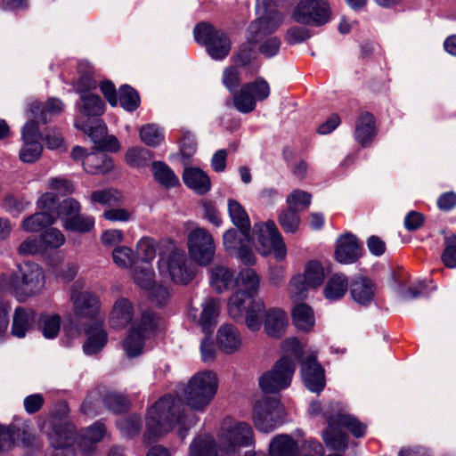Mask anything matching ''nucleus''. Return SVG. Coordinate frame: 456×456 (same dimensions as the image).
<instances>
[{"label":"nucleus","instance_id":"obj_1","mask_svg":"<svg viewBox=\"0 0 456 456\" xmlns=\"http://www.w3.org/2000/svg\"><path fill=\"white\" fill-rule=\"evenodd\" d=\"M197 422V418L183 413L181 401L171 396L157 401L148 411L146 416V432L144 439L151 443L165 436L174 428H178V435L182 439L185 432Z\"/></svg>","mask_w":456,"mask_h":456},{"label":"nucleus","instance_id":"obj_2","mask_svg":"<svg viewBox=\"0 0 456 456\" xmlns=\"http://www.w3.org/2000/svg\"><path fill=\"white\" fill-rule=\"evenodd\" d=\"M323 411L328 428L323 431L322 437L326 446L335 451H345L347 448V435L342 432L346 428L354 437L364 436L366 426L355 417L346 414L338 403H330L324 410L320 402H312L309 414L317 416Z\"/></svg>","mask_w":456,"mask_h":456},{"label":"nucleus","instance_id":"obj_3","mask_svg":"<svg viewBox=\"0 0 456 456\" xmlns=\"http://www.w3.org/2000/svg\"><path fill=\"white\" fill-rule=\"evenodd\" d=\"M279 0H257L256 12L258 18L248 28V43L240 46L233 56L236 65L244 67L249 65L256 56L253 45L262 36L273 32L282 22L283 16L275 6Z\"/></svg>","mask_w":456,"mask_h":456},{"label":"nucleus","instance_id":"obj_4","mask_svg":"<svg viewBox=\"0 0 456 456\" xmlns=\"http://www.w3.org/2000/svg\"><path fill=\"white\" fill-rule=\"evenodd\" d=\"M6 284L13 295L20 301L38 294L45 285L43 269L36 263L23 262L16 269L5 275Z\"/></svg>","mask_w":456,"mask_h":456},{"label":"nucleus","instance_id":"obj_5","mask_svg":"<svg viewBox=\"0 0 456 456\" xmlns=\"http://www.w3.org/2000/svg\"><path fill=\"white\" fill-rule=\"evenodd\" d=\"M218 379L215 372L203 370L195 373L183 387L182 396L184 403L194 411H204L215 397Z\"/></svg>","mask_w":456,"mask_h":456},{"label":"nucleus","instance_id":"obj_6","mask_svg":"<svg viewBox=\"0 0 456 456\" xmlns=\"http://www.w3.org/2000/svg\"><path fill=\"white\" fill-rule=\"evenodd\" d=\"M158 267L163 277H167L179 285H187L196 275V268L185 251L175 245L171 246L168 252L160 256Z\"/></svg>","mask_w":456,"mask_h":456},{"label":"nucleus","instance_id":"obj_7","mask_svg":"<svg viewBox=\"0 0 456 456\" xmlns=\"http://www.w3.org/2000/svg\"><path fill=\"white\" fill-rule=\"evenodd\" d=\"M227 309L233 320L244 319L246 326L251 331H258L261 329L259 314L264 310V304L252 300V297H248L242 290H237L230 297Z\"/></svg>","mask_w":456,"mask_h":456},{"label":"nucleus","instance_id":"obj_8","mask_svg":"<svg viewBox=\"0 0 456 456\" xmlns=\"http://www.w3.org/2000/svg\"><path fill=\"white\" fill-rule=\"evenodd\" d=\"M253 444L254 433L249 424L237 422L232 419L224 420L218 436V445L227 455L239 456L240 447L250 446Z\"/></svg>","mask_w":456,"mask_h":456},{"label":"nucleus","instance_id":"obj_9","mask_svg":"<svg viewBox=\"0 0 456 456\" xmlns=\"http://www.w3.org/2000/svg\"><path fill=\"white\" fill-rule=\"evenodd\" d=\"M254 235L256 248L260 254L267 256L273 253L278 260L285 258L287 255L286 246L273 221L256 224L254 225Z\"/></svg>","mask_w":456,"mask_h":456},{"label":"nucleus","instance_id":"obj_10","mask_svg":"<svg viewBox=\"0 0 456 456\" xmlns=\"http://www.w3.org/2000/svg\"><path fill=\"white\" fill-rule=\"evenodd\" d=\"M191 259L202 267L208 266L216 254L213 235L205 228L197 227L189 232L186 240Z\"/></svg>","mask_w":456,"mask_h":456},{"label":"nucleus","instance_id":"obj_11","mask_svg":"<svg viewBox=\"0 0 456 456\" xmlns=\"http://www.w3.org/2000/svg\"><path fill=\"white\" fill-rule=\"evenodd\" d=\"M270 94L269 83L262 77H258L254 81L244 84L234 93L233 105L241 113H250L256 109V102L265 101Z\"/></svg>","mask_w":456,"mask_h":456},{"label":"nucleus","instance_id":"obj_12","mask_svg":"<svg viewBox=\"0 0 456 456\" xmlns=\"http://www.w3.org/2000/svg\"><path fill=\"white\" fill-rule=\"evenodd\" d=\"M195 40L205 45L208 54L215 60L224 59L231 51V41L222 30L216 29L212 25L201 23L194 28Z\"/></svg>","mask_w":456,"mask_h":456},{"label":"nucleus","instance_id":"obj_13","mask_svg":"<svg viewBox=\"0 0 456 456\" xmlns=\"http://www.w3.org/2000/svg\"><path fill=\"white\" fill-rule=\"evenodd\" d=\"M283 413L284 410L277 399L265 396L255 403L252 419L257 430L269 433L281 423Z\"/></svg>","mask_w":456,"mask_h":456},{"label":"nucleus","instance_id":"obj_14","mask_svg":"<svg viewBox=\"0 0 456 456\" xmlns=\"http://www.w3.org/2000/svg\"><path fill=\"white\" fill-rule=\"evenodd\" d=\"M294 371V362L284 356L259 378V386L266 394L278 393L290 385Z\"/></svg>","mask_w":456,"mask_h":456},{"label":"nucleus","instance_id":"obj_15","mask_svg":"<svg viewBox=\"0 0 456 456\" xmlns=\"http://www.w3.org/2000/svg\"><path fill=\"white\" fill-rule=\"evenodd\" d=\"M330 16L331 11L327 0H299L292 13L296 22L314 26L327 23Z\"/></svg>","mask_w":456,"mask_h":456},{"label":"nucleus","instance_id":"obj_16","mask_svg":"<svg viewBox=\"0 0 456 456\" xmlns=\"http://www.w3.org/2000/svg\"><path fill=\"white\" fill-rule=\"evenodd\" d=\"M40 138L37 123L35 120L28 121L21 129L23 144L20 150L19 157L22 162L33 163L40 158L43 151Z\"/></svg>","mask_w":456,"mask_h":456},{"label":"nucleus","instance_id":"obj_17","mask_svg":"<svg viewBox=\"0 0 456 456\" xmlns=\"http://www.w3.org/2000/svg\"><path fill=\"white\" fill-rule=\"evenodd\" d=\"M79 285L75 283L70 293L73 311L78 319L94 320L100 313V301L90 291H78Z\"/></svg>","mask_w":456,"mask_h":456},{"label":"nucleus","instance_id":"obj_18","mask_svg":"<svg viewBox=\"0 0 456 456\" xmlns=\"http://www.w3.org/2000/svg\"><path fill=\"white\" fill-rule=\"evenodd\" d=\"M75 126L88 134L95 142H99L98 147L101 151L111 152L119 151V142L114 135L106 136L102 140H99L107 132V127L102 120H96L94 125H91L81 118H77Z\"/></svg>","mask_w":456,"mask_h":456},{"label":"nucleus","instance_id":"obj_19","mask_svg":"<svg viewBox=\"0 0 456 456\" xmlns=\"http://www.w3.org/2000/svg\"><path fill=\"white\" fill-rule=\"evenodd\" d=\"M259 318L264 325L265 333L271 338H280L284 333L289 325V319L286 312L281 308L271 307L265 309L259 314Z\"/></svg>","mask_w":456,"mask_h":456},{"label":"nucleus","instance_id":"obj_20","mask_svg":"<svg viewBox=\"0 0 456 456\" xmlns=\"http://www.w3.org/2000/svg\"><path fill=\"white\" fill-rule=\"evenodd\" d=\"M75 428L70 423H62L53 428L49 434L51 445L55 449L53 456H74L66 447L72 444L75 440Z\"/></svg>","mask_w":456,"mask_h":456},{"label":"nucleus","instance_id":"obj_21","mask_svg":"<svg viewBox=\"0 0 456 456\" xmlns=\"http://www.w3.org/2000/svg\"><path fill=\"white\" fill-rule=\"evenodd\" d=\"M301 376L304 385L310 391L320 393L324 388V370L314 358H307L302 362Z\"/></svg>","mask_w":456,"mask_h":456},{"label":"nucleus","instance_id":"obj_22","mask_svg":"<svg viewBox=\"0 0 456 456\" xmlns=\"http://www.w3.org/2000/svg\"><path fill=\"white\" fill-rule=\"evenodd\" d=\"M361 247L357 238L352 233H345L337 240L335 256L338 262L348 265L361 256Z\"/></svg>","mask_w":456,"mask_h":456},{"label":"nucleus","instance_id":"obj_23","mask_svg":"<svg viewBox=\"0 0 456 456\" xmlns=\"http://www.w3.org/2000/svg\"><path fill=\"white\" fill-rule=\"evenodd\" d=\"M87 337L83 346L85 354L91 355L97 354L105 346L107 343V333L103 327V321L97 320L91 326L85 330Z\"/></svg>","mask_w":456,"mask_h":456},{"label":"nucleus","instance_id":"obj_24","mask_svg":"<svg viewBox=\"0 0 456 456\" xmlns=\"http://www.w3.org/2000/svg\"><path fill=\"white\" fill-rule=\"evenodd\" d=\"M216 341L219 348L225 354L237 352L242 345L240 331L232 324H224L218 329Z\"/></svg>","mask_w":456,"mask_h":456},{"label":"nucleus","instance_id":"obj_25","mask_svg":"<svg viewBox=\"0 0 456 456\" xmlns=\"http://www.w3.org/2000/svg\"><path fill=\"white\" fill-rule=\"evenodd\" d=\"M27 428L28 426L22 428L16 426L5 428L0 425V451L12 449L20 439L24 444H30L32 437Z\"/></svg>","mask_w":456,"mask_h":456},{"label":"nucleus","instance_id":"obj_26","mask_svg":"<svg viewBox=\"0 0 456 456\" xmlns=\"http://www.w3.org/2000/svg\"><path fill=\"white\" fill-rule=\"evenodd\" d=\"M220 313V301L214 297H206L201 303V313L198 323L202 330L210 334L216 324Z\"/></svg>","mask_w":456,"mask_h":456},{"label":"nucleus","instance_id":"obj_27","mask_svg":"<svg viewBox=\"0 0 456 456\" xmlns=\"http://www.w3.org/2000/svg\"><path fill=\"white\" fill-rule=\"evenodd\" d=\"M184 184L198 194H206L211 188L208 175L199 167H186L183 173Z\"/></svg>","mask_w":456,"mask_h":456},{"label":"nucleus","instance_id":"obj_28","mask_svg":"<svg viewBox=\"0 0 456 456\" xmlns=\"http://www.w3.org/2000/svg\"><path fill=\"white\" fill-rule=\"evenodd\" d=\"M376 135L374 117L369 113H362L356 120L354 138L362 146H369Z\"/></svg>","mask_w":456,"mask_h":456},{"label":"nucleus","instance_id":"obj_29","mask_svg":"<svg viewBox=\"0 0 456 456\" xmlns=\"http://www.w3.org/2000/svg\"><path fill=\"white\" fill-rule=\"evenodd\" d=\"M64 110L63 102L57 98H50L44 106L37 102L30 104L29 111L35 119L43 124L48 122L53 117L61 114Z\"/></svg>","mask_w":456,"mask_h":456},{"label":"nucleus","instance_id":"obj_30","mask_svg":"<svg viewBox=\"0 0 456 456\" xmlns=\"http://www.w3.org/2000/svg\"><path fill=\"white\" fill-rule=\"evenodd\" d=\"M134 317V310L131 302L126 298L117 300L113 305L110 325L113 329L126 327Z\"/></svg>","mask_w":456,"mask_h":456},{"label":"nucleus","instance_id":"obj_31","mask_svg":"<svg viewBox=\"0 0 456 456\" xmlns=\"http://www.w3.org/2000/svg\"><path fill=\"white\" fill-rule=\"evenodd\" d=\"M36 322V313L32 309L18 307L15 309L12 334L19 338H24Z\"/></svg>","mask_w":456,"mask_h":456},{"label":"nucleus","instance_id":"obj_32","mask_svg":"<svg viewBox=\"0 0 456 456\" xmlns=\"http://www.w3.org/2000/svg\"><path fill=\"white\" fill-rule=\"evenodd\" d=\"M374 283L366 277L355 278L350 286V292L353 299L360 305L369 304L375 295Z\"/></svg>","mask_w":456,"mask_h":456},{"label":"nucleus","instance_id":"obj_33","mask_svg":"<svg viewBox=\"0 0 456 456\" xmlns=\"http://www.w3.org/2000/svg\"><path fill=\"white\" fill-rule=\"evenodd\" d=\"M77 109L83 117H98L104 112V103L99 95L83 93Z\"/></svg>","mask_w":456,"mask_h":456},{"label":"nucleus","instance_id":"obj_34","mask_svg":"<svg viewBox=\"0 0 456 456\" xmlns=\"http://www.w3.org/2000/svg\"><path fill=\"white\" fill-rule=\"evenodd\" d=\"M259 283L258 274L251 268L241 270L235 279L238 290H242L243 293L252 297L258 291Z\"/></svg>","mask_w":456,"mask_h":456},{"label":"nucleus","instance_id":"obj_35","mask_svg":"<svg viewBox=\"0 0 456 456\" xmlns=\"http://www.w3.org/2000/svg\"><path fill=\"white\" fill-rule=\"evenodd\" d=\"M270 456H297V443L288 435L275 436L270 444Z\"/></svg>","mask_w":456,"mask_h":456},{"label":"nucleus","instance_id":"obj_36","mask_svg":"<svg viewBox=\"0 0 456 456\" xmlns=\"http://www.w3.org/2000/svg\"><path fill=\"white\" fill-rule=\"evenodd\" d=\"M292 320L297 330L308 332L314 326L315 319L313 309L306 304H297L292 311Z\"/></svg>","mask_w":456,"mask_h":456},{"label":"nucleus","instance_id":"obj_37","mask_svg":"<svg viewBox=\"0 0 456 456\" xmlns=\"http://www.w3.org/2000/svg\"><path fill=\"white\" fill-rule=\"evenodd\" d=\"M83 165L85 170L90 174H106L114 167L112 159L104 153L87 155Z\"/></svg>","mask_w":456,"mask_h":456},{"label":"nucleus","instance_id":"obj_38","mask_svg":"<svg viewBox=\"0 0 456 456\" xmlns=\"http://www.w3.org/2000/svg\"><path fill=\"white\" fill-rule=\"evenodd\" d=\"M227 206L231 221L246 238L247 231L250 229V220L246 210L240 202L232 199L228 200Z\"/></svg>","mask_w":456,"mask_h":456},{"label":"nucleus","instance_id":"obj_39","mask_svg":"<svg viewBox=\"0 0 456 456\" xmlns=\"http://www.w3.org/2000/svg\"><path fill=\"white\" fill-rule=\"evenodd\" d=\"M348 289V280L342 273L332 275L324 288V296L329 300H338L345 296Z\"/></svg>","mask_w":456,"mask_h":456},{"label":"nucleus","instance_id":"obj_40","mask_svg":"<svg viewBox=\"0 0 456 456\" xmlns=\"http://www.w3.org/2000/svg\"><path fill=\"white\" fill-rule=\"evenodd\" d=\"M105 435V427L103 424L100 422H96L90 426L86 434L82 437V441L80 443L81 450L85 454H91L95 446L94 444L100 442Z\"/></svg>","mask_w":456,"mask_h":456},{"label":"nucleus","instance_id":"obj_41","mask_svg":"<svg viewBox=\"0 0 456 456\" xmlns=\"http://www.w3.org/2000/svg\"><path fill=\"white\" fill-rule=\"evenodd\" d=\"M163 327L164 322L159 316L151 311H145L142 313L140 322L134 324L133 329L149 337L160 330Z\"/></svg>","mask_w":456,"mask_h":456},{"label":"nucleus","instance_id":"obj_42","mask_svg":"<svg viewBox=\"0 0 456 456\" xmlns=\"http://www.w3.org/2000/svg\"><path fill=\"white\" fill-rule=\"evenodd\" d=\"M233 278V273L224 265H216L210 270V283L213 289L222 293L228 289Z\"/></svg>","mask_w":456,"mask_h":456},{"label":"nucleus","instance_id":"obj_43","mask_svg":"<svg viewBox=\"0 0 456 456\" xmlns=\"http://www.w3.org/2000/svg\"><path fill=\"white\" fill-rule=\"evenodd\" d=\"M54 222L53 215L40 211L25 218L21 222V228L27 232H37Z\"/></svg>","mask_w":456,"mask_h":456},{"label":"nucleus","instance_id":"obj_44","mask_svg":"<svg viewBox=\"0 0 456 456\" xmlns=\"http://www.w3.org/2000/svg\"><path fill=\"white\" fill-rule=\"evenodd\" d=\"M152 172L155 180L166 188L175 187L179 184L178 177L164 162H153Z\"/></svg>","mask_w":456,"mask_h":456},{"label":"nucleus","instance_id":"obj_45","mask_svg":"<svg viewBox=\"0 0 456 456\" xmlns=\"http://www.w3.org/2000/svg\"><path fill=\"white\" fill-rule=\"evenodd\" d=\"M303 281H306L312 289L320 287L324 281L325 273L322 265L317 261H311L305 265L303 273Z\"/></svg>","mask_w":456,"mask_h":456},{"label":"nucleus","instance_id":"obj_46","mask_svg":"<svg viewBox=\"0 0 456 456\" xmlns=\"http://www.w3.org/2000/svg\"><path fill=\"white\" fill-rule=\"evenodd\" d=\"M91 201L105 207H118L123 203V197L119 191L114 189L95 191L91 194Z\"/></svg>","mask_w":456,"mask_h":456},{"label":"nucleus","instance_id":"obj_47","mask_svg":"<svg viewBox=\"0 0 456 456\" xmlns=\"http://www.w3.org/2000/svg\"><path fill=\"white\" fill-rule=\"evenodd\" d=\"M79 72L82 76L77 79L75 84L76 90L80 95L85 94H90L88 91L96 88V82L92 78L93 68L86 61L80 62L78 65Z\"/></svg>","mask_w":456,"mask_h":456},{"label":"nucleus","instance_id":"obj_48","mask_svg":"<svg viewBox=\"0 0 456 456\" xmlns=\"http://www.w3.org/2000/svg\"><path fill=\"white\" fill-rule=\"evenodd\" d=\"M249 232L250 229L247 231V237L245 238L240 230L239 232L235 229L226 231L223 236V244L225 250L235 253L245 242H250Z\"/></svg>","mask_w":456,"mask_h":456},{"label":"nucleus","instance_id":"obj_49","mask_svg":"<svg viewBox=\"0 0 456 456\" xmlns=\"http://www.w3.org/2000/svg\"><path fill=\"white\" fill-rule=\"evenodd\" d=\"M310 289L312 288L308 286L306 281H303V276L298 273L291 278L288 292L292 301L298 302L306 298Z\"/></svg>","mask_w":456,"mask_h":456},{"label":"nucleus","instance_id":"obj_50","mask_svg":"<svg viewBox=\"0 0 456 456\" xmlns=\"http://www.w3.org/2000/svg\"><path fill=\"white\" fill-rule=\"evenodd\" d=\"M63 227L67 231L80 233L89 232L94 227V218L90 216L81 215L79 212L71 220H68Z\"/></svg>","mask_w":456,"mask_h":456},{"label":"nucleus","instance_id":"obj_51","mask_svg":"<svg viewBox=\"0 0 456 456\" xmlns=\"http://www.w3.org/2000/svg\"><path fill=\"white\" fill-rule=\"evenodd\" d=\"M139 135L141 141L151 147L158 146L164 140L162 130L155 124L142 126L139 130Z\"/></svg>","mask_w":456,"mask_h":456},{"label":"nucleus","instance_id":"obj_52","mask_svg":"<svg viewBox=\"0 0 456 456\" xmlns=\"http://www.w3.org/2000/svg\"><path fill=\"white\" fill-rule=\"evenodd\" d=\"M133 280L140 288L150 290L154 285V272L149 264H142L133 271Z\"/></svg>","mask_w":456,"mask_h":456},{"label":"nucleus","instance_id":"obj_53","mask_svg":"<svg viewBox=\"0 0 456 456\" xmlns=\"http://www.w3.org/2000/svg\"><path fill=\"white\" fill-rule=\"evenodd\" d=\"M146 338L145 335L133 329L123 345L126 354L130 357L139 355L142 353L143 341Z\"/></svg>","mask_w":456,"mask_h":456},{"label":"nucleus","instance_id":"obj_54","mask_svg":"<svg viewBox=\"0 0 456 456\" xmlns=\"http://www.w3.org/2000/svg\"><path fill=\"white\" fill-rule=\"evenodd\" d=\"M151 159V151L142 147H133L126 153V163L134 167H144Z\"/></svg>","mask_w":456,"mask_h":456},{"label":"nucleus","instance_id":"obj_55","mask_svg":"<svg viewBox=\"0 0 456 456\" xmlns=\"http://www.w3.org/2000/svg\"><path fill=\"white\" fill-rule=\"evenodd\" d=\"M112 258L118 267L128 268L135 263L137 256L132 248L126 246H119L113 249Z\"/></svg>","mask_w":456,"mask_h":456},{"label":"nucleus","instance_id":"obj_56","mask_svg":"<svg viewBox=\"0 0 456 456\" xmlns=\"http://www.w3.org/2000/svg\"><path fill=\"white\" fill-rule=\"evenodd\" d=\"M312 200L310 193L301 191H293L287 198L288 208L296 212L303 211L308 208Z\"/></svg>","mask_w":456,"mask_h":456},{"label":"nucleus","instance_id":"obj_57","mask_svg":"<svg viewBox=\"0 0 456 456\" xmlns=\"http://www.w3.org/2000/svg\"><path fill=\"white\" fill-rule=\"evenodd\" d=\"M81 207L77 200L72 198L64 200L58 205L57 216L62 222V226L80 212Z\"/></svg>","mask_w":456,"mask_h":456},{"label":"nucleus","instance_id":"obj_58","mask_svg":"<svg viewBox=\"0 0 456 456\" xmlns=\"http://www.w3.org/2000/svg\"><path fill=\"white\" fill-rule=\"evenodd\" d=\"M119 102L126 110L134 111L140 105V97L134 88L126 85L119 89Z\"/></svg>","mask_w":456,"mask_h":456},{"label":"nucleus","instance_id":"obj_59","mask_svg":"<svg viewBox=\"0 0 456 456\" xmlns=\"http://www.w3.org/2000/svg\"><path fill=\"white\" fill-rule=\"evenodd\" d=\"M278 222L282 230L287 233L297 232L300 226V217L297 212L289 208H287L280 214Z\"/></svg>","mask_w":456,"mask_h":456},{"label":"nucleus","instance_id":"obj_60","mask_svg":"<svg viewBox=\"0 0 456 456\" xmlns=\"http://www.w3.org/2000/svg\"><path fill=\"white\" fill-rule=\"evenodd\" d=\"M61 318L59 315L53 314L42 315L39 319V327L43 335L47 338H55L60 330Z\"/></svg>","mask_w":456,"mask_h":456},{"label":"nucleus","instance_id":"obj_61","mask_svg":"<svg viewBox=\"0 0 456 456\" xmlns=\"http://www.w3.org/2000/svg\"><path fill=\"white\" fill-rule=\"evenodd\" d=\"M444 249L441 256L443 264L447 268H456V234L444 238Z\"/></svg>","mask_w":456,"mask_h":456},{"label":"nucleus","instance_id":"obj_62","mask_svg":"<svg viewBox=\"0 0 456 456\" xmlns=\"http://www.w3.org/2000/svg\"><path fill=\"white\" fill-rule=\"evenodd\" d=\"M137 256L141 257L143 264H149L156 256V244L153 239L143 237L136 244Z\"/></svg>","mask_w":456,"mask_h":456},{"label":"nucleus","instance_id":"obj_63","mask_svg":"<svg viewBox=\"0 0 456 456\" xmlns=\"http://www.w3.org/2000/svg\"><path fill=\"white\" fill-rule=\"evenodd\" d=\"M118 428L123 436H134L140 432L142 421L138 416H128L118 421Z\"/></svg>","mask_w":456,"mask_h":456},{"label":"nucleus","instance_id":"obj_64","mask_svg":"<svg viewBox=\"0 0 456 456\" xmlns=\"http://www.w3.org/2000/svg\"><path fill=\"white\" fill-rule=\"evenodd\" d=\"M65 240L63 233L56 228L46 229L41 234V241L46 248H58Z\"/></svg>","mask_w":456,"mask_h":456}]
</instances>
